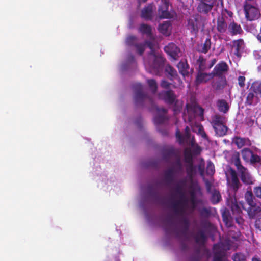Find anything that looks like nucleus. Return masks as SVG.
Wrapping results in <instances>:
<instances>
[{"label": "nucleus", "instance_id": "obj_30", "mask_svg": "<svg viewBox=\"0 0 261 261\" xmlns=\"http://www.w3.org/2000/svg\"><path fill=\"white\" fill-rule=\"evenodd\" d=\"M138 31L143 35L150 36L152 35V27L148 24L142 23L138 28Z\"/></svg>", "mask_w": 261, "mask_h": 261}, {"label": "nucleus", "instance_id": "obj_33", "mask_svg": "<svg viewBox=\"0 0 261 261\" xmlns=\"http://www.w3.org/2000/svg\"><path fill=\"white\" fill-rule=\"evenodd\" d=\"M186 172L188 176L190 178L192 179L194 175L196 173V167L193 164V162L191 163H188L186 166Z\"/></svg>", "mask_w": 261, "mask_h": 261}, {"label": "nucleus", "instance_id": "obj_7", "mask_svg": "<svg viewBox=\"0 0 261 261\" xmlns=\"http://www.w3.org/2000/svg\"><path fill=\"white\" fill-rule=\"evenodd\" d=\"M229 70V67L226 62L221 61L214 67L211 74L213 77L215 76L226 77Z\"/></svg>", "mask_w": 261, "mask_h": 261}, {"label": "nucleus", "instance_id": "obj_27", "mask_svg": "<svg viewBox=\"0 0 261 261\" xmlns=\"http://www.w3.org/2000/svg\"><path fill=\"white\" fill-rule=\"evenodd\" d=\"M258 99L257 95L249 91V93L246 97L245 105L246 106L255 105L257 102Z\"/></svg>", "mask_w": 261, "mask_h": 261}, {"label": "nucleus", "instance_id": "obj_36", "mask_svg": "<svg viewBox=\"0 0 261 261\" xmlns=\"http://www.w3.org/2000/svg\"><path fill=\"white\" fill-rule=\"evenodd\" d=\"M249 91L256 95L261 94V82L259 81L254 82L249 89Z\"/></svg>", "mask_w": 261, "mask_h": 261}, {"label": "nucleus", "instance_id": "obj_46", "mask_svg": "<svg viewBox=\"0 0 261 261\" xmlns=\"http://www.w3.org/2000/svg\"><path fill=\"white\" fill-rule=\"evenodd\" d=\"M200 70H203L205 68L206 59L202 56H200L197 60Z\"/></svg>", "mask_w": 261, "mask_h": 261}, {"label": "nucleus", "instance_id": "obj_13", "mask_svg": "<svg viewBox=\"0 0 261 261\" xmlns=\"http://www.w3.org/2000/svg\"><path fill=\"white\" fill-rule=\"evenodd\" d=\"M217 77L212 82V86L216 91H219L222 90L227 85V81L226 77L225 76H215Z\"/></svg>", "mask_w": 261, "mask_h": 261}, {"label": "nucleus", "instance_id": "obj_25", "mask_svg": "<svg viewBox=\"0 0 261 261\" xmlns=\"http://www.w3.org/2000/svg\"><path fill=\"white\" fill-rule=\"evenodd\" d=\"M228 31L232 35L240 34L243 32V30L240 25L233 21L228 25Z\"/></svg>", "mask_w": 261, "mask_h": 261}, {"label": "nucleus", "instance_id": "obj_18", "mask_svg": "<svg viewBox=\"0 0 261 261\" xmlns=\"http://www.w3.org/2000/svg\"><path fill=\"white\" fill-rule=\"evenodd\" d=\"M228 205L230 208L233 215L240 216L242 214V206L239 205L235 198H232L228 202ZM241 203H240L241 204Z\"/></svg>", "mask_w": 261, "mask_h": 261}, {"label": "nucleus", "instance_id": "obj_5", "mask_svg": "<svg viewBox=\"0 0 261 261\" xmlns=\"http://www.w3.org/2000/svg\"><path fill=\"white\" fill-rule=\"evenodd\" d=\"M156 111L159 113V114L154 117L153 119L154 123L156 126L158 130L160 132L162 135H167V131L166 130H161L159 126V125L164 123L166 121L168 120L167 117L165 115L167 113V109L163 108H156Z\"/></svg>", "mask_w": 261, "mask_h": 261}, {"label": "nucleus", "instance_id": "obj_42", "mask_svg": "<svg viewBox=\"0 0 261 261\" xmlns=\"http://www.w3.org/2000/svg\"><path fill=\"white\" fill-rule=\"evenodd\" d=\"M184 161L187 163H191L193 162V156L190 149H186L184 150Z\"/></svg>", "mask_w": 261, "mask_h": 261}, {"label": "nucleus", "instance_id": "obj_55", "mask_svg": "<svg viewBox=\"0 0 261 261\" xmlns=\"http://www.w3.org/2000/svg\"><path fill=\"white\" fill-rule=\"evenodd\" d=\"M190 201L191 203L193 205V207L194 208L196 205L197 201H196V195L194 191H192L190 193Z\"/></svg>", "mask_w": 261, "mask_h": 261}, {"label": "nucleus", "instance_id": "obj_43", "mask_svg": "<svg viewBox=\"0 0 261 261\" xmlns=\"http://www.w3.org/2000/svg\"><path fill=\"white\" fill-rule=\"evenodd\" d=\"M233 142L238 148H241L245 145L246 139L240 137H236L233 139Z\"/></svg>", "mask_w": 261, "mask_h": 261}, {"label": "nucleus", "instance_id": "obj_59", "mask_svg": "<svg viewBox=\"0 0 261 261\" xmlns=\"http://www.w3.org/2000/svg\"><path fill=\"white\" fill-rule=\"evenodd\" d=\"M171 85V84L170 83L168 82L167 81L165 80H162V81L161 82V86L162 88L166 89H169L170 88Z\"/></svg>", "mask_w": 261, "mask_h": 261}, {"label": "nucleus", "instance_id": "obj_57", "mask_svg": "<svg viewBox=\"0 0 261 261\" xmlns=\"http://www.w3.org/2000/svg\"><path fill=\"white\" fill-rule=\"evenodd\" d=\"M246 78L244 76H239L238 78V84L241 88H244L245 86V82Z\"/></svg>", "mask_w": 261, "mask_h": 261}, {"label": "nucleus", "instance_id": "obj_19", "mask_svg": "<svg viewBox=\"0 0 261 261\" xmlns=\"http://www.w3.org/2000/svg\"><path fill=\"white\" fill-rule=\"evenodd\" d=\"M176 137L178 142L181 144L184 142L185 140H188L191 137L190 129L189 126H186L185 128L184 135H182L178 129L176 131Z\"/></svg>", "mask_w": 261, "mask_h": 261}, {"label": "nucleus", "instance_id": "obj_28", "mask_svg": "<svg viewBox=\"0 0 261 261\" xmlns=\"http://www.w3.org/2000/svg\"><path fill=\"white\" fill-rule=\"evenodd\" d=\"M174 170L173 168H169L164 172V179L168 185L172 184L174 180Z\"/></svg>", "mask_w": 261, "mask_h": 261}, {"label": "nucleus", "instance_id": "obj_8", "mask_svg": "<svg viewBox=\"0 0 261 261\" xmlns=\"http://www.w3.org/2000/svg\"><path fill=\"white\" fill-rule=\"evenodd\" d=\"M201 17L199 14H196L192 16L188 20L187 28L191 34L196 35L198 32Z\"/></svg>", "mask_w": 261, "mask_h": 261}, {"label": "nucleus", "instance_id": "obj_9", "mask_svg": "<svg viewBox=\"0 0 261 261\" xmlns=\"http://www.w3.org/2000/svg\"><path fill=\"white\" fill-rule=\"evenodd\" d=\"M168 9L169 2L167 1L162 2L158 8V14L161 19H170L174 17V14L170 12Z\"/></svg>", "mask_w": 261, "mask_h": 261}, {"label": "nucleus", "instance_id": "obj_35", "mask_svg": "<svg viewBox=\"0 0 261 261\" xmlns=\"http://www.w3.org/2000/svg\"><path fill=\"white\" fill-rule=\"evenodd\" d=\"M211 46V39L208 37L207 38L204 43L202 44L200 46H199V49L198 51L203 54H206L208 52L209 49H210Z\"/></svg>", "mask_w": 261, "mask_h": 261}, {"label": "nucleus", "instance_id": "obj_47", "mask_svg": "<svg viewBox=\"0 0 261 261\" xmlns=\"http://www.w3.org/2000/svg\"><path fill=\"white\" fill-rule=\"evenodd\" d=\"M233 261H247L246 256L242 253H236L232 256Z\"/></svg>", "mask_w": 261, "mask_h": 261}, {"label": "nucleus", "instance_id": "obj_50", "mask_svg": "<svg viewBox=\"0 0 261 261\" xmlns=\"http://www.w3.org/2000/svg\"><path fill=\"white\" fill-rule=\"evenodd\" d=\"M215 172V167L211 161H208L206 168V173L207 175H212Z\"/></svg>", "mask_w": 261, "mask_h": 261}, {"label": "nucleus", "instance_id": "obj_26", "mask_svg": "<svg viewBox=\"0 0 261 261\" xmlns=\"http://www.w3.org/2000/svg\"><path fill=\"white\" fill-rule=\"evenodd\" d=\"M179 73L183 76L187 75L189 73V65L186 60L180 61L177 64Z\"/></svg>", "mask_w": 261, "mask_h": 261}, {"label": "nucleus", "instance_id": "obj_6", "mask_svg": "<svg viewBox=\"0 0 261 261\" xmlns=\"http://www.w3.org/2000/svg\"><path fill=\"white\" fill-rule=\"evenodd\" d=\"M228 171L230 173V178H227V183L230 188L236 194L239 189L241 187L242 184L239 181L237 173L234 169L230 167Z\"/></svg>", "mask_w": 261, "mask_h": 261}, {"label": "nucleus", "instance_id": "obj_12", "mask_svg": "<svg viewBox=\"0 0 261 261\" xmlns=\"http://www.w3.org/2000/svg\"><path fill=\"white\" fill-rule=\"evenodd\" d=\"M242 207L247 212L248 215L250 219H254L255 216L261 212V207L255 202L253 204L248 205L249 207L246 208L243 203H241Z\"/></svg>", "mask_w": 261, "mask_h": 261}, {"label": "nucleus", "instance_id": "obj_20", "mask_svg": "<svg viewBox=\"0 0 261 261\" xmlns=\"http://www.w3.org/2000/svg\"><path fill=\"white\" fill-rule=\"evenodd\" d=\"M212 78H213V76L211 74V72L206 73L199 72L196 76L195 84L196 86H198L202 83H206Z\"/></svg>", "mask_w": 261, "mask_h": 261}, {"label": "nucleus", "instance_id": "obj_37", "mask_svg": "<svg viewBox=\"0 0 261 261\" xmlns=\"http://www.w3.org/2000/svg\"><path fill=\"white\" fill-rule=\"evenodd\" d=\"M253 151L249 148H245L241 150V155L243 160L246 162H249L250 160Z\"/></svg>", "mask_w": 261, "mask_h": 261}, {"label": "nucleus", "instance_id": "obj_16", "mask_svg": "<svg viewBox=\"0 0 261 261\" xmlns=\"http://www.w3.org/2000/svg\"><path fill=\"white\" fill-rule=\"evenodd\" d=\"M238 171L240 174V179L244 184L247 185L253 184L252 178L246 168H242Z\"/></svg>", "mask_w": 261, "mask_h": 261}, {"label": "nucleus", "instance_id": "obj_60", "mask_svg": "<svg viewBox=\"0 0 261 261\" xmlns=\"http://www.w3.org/2000/svg\"><path fill=\"white\" fill-rule=\"evenodd\" d=\"M253 191L256 197L261 198V187H254Z\"/></svg>", "mask_w": 261, "mask_h": 261}, {"label": "nucleus", "instance_id": "obj_32", "mask_svg": "<svg viewBox=\"0 0 261 261\" xmlns=\"http://www.w3.org/2000/svg\"><path fill=\"white\" fill-rule=\"evenodd\" d=\"M165 71L171 80H172L178 75L176 70L169 64L166 66Z\"/></svg>", "mask_w": 261, "mask_h": 261}, {"label": "nucleus", "instance_id": "obj_1", "mask_svg": "<svg viewBox=\"0 0 261 261\" xmlns=\"http://www.w3.org/2000/svg\"><path fill=\"white\" fill-rule=\"evenodd\" d=\"M187 184L186 179H182L176 185L175 190L177 193L181 195L184 198L181 200L174 202L172 204V208L175 213L179 216H182L185 214V207L187 205L188 200L184 197V189Z\"/></svg>", "mask_w": 261, "mask_h": 261}, {"label": "nucleus", "instance_id": "obj_48", "mask_svg": "<svg viewBox=\"0 0 261 261\" xmlns=\"http://www.w3.org/2000/svg\"><path fill=\"white\" fill-rule=\"evenodd\" d=\"M252 165H255L261 163V157L256 154L252 153L249 162Z\"/></svg>", "mask_w": 261, "mask_h": 261}, {"label": "nucleus", "instance_id": "obj_52", "mask_svg": "<svg viewBox=\"0 0 261 261\" xmlns=\"http://www.w3.org/2000/svg\"><path fill=\"white\" fill-rule=\"evenodd\" d=\"M197 127L198 128V134L200 135L205 140H208V137L206 134L203 126L202 125H198L197 126Z\"/></svg>", "mask_w": 261, "mask_h": 261}, {"label": "nucleus", "instance_id": "obj_4", "mask_svg": "<svg viewBox=\"0 0 261 261\" xmlns=\"http://www.w3.org/2000/svg\"><path fill=\"white\" fill-rule=\"evenodd\" d=\"M243 10L245 18L248 21H252L257 20L261 16L259 9L247 2H244Z\"/></svg>", "mask_w": 261, "mask_h": 261}, {"label": "nucleus", "instance_id": "obj_39", "mask_svg": "<svg viewBox=\"0 0 261 261\" xmlns=\"http://www.w3.org/2000/svg\"><path fill=\"white\" fill-rule=\"evenodd\" d=\"M221 200V196L219 191L215 190L212 195L211 201L213 204L219 203Z\"/></svg>", "mask_w": 261, "mask_h": 261}, {"label": "nucleus", "instance_id": "obj_22", "mask_svg": "<svg viewBox=\"0 0 261 261\" xmlns=\"http://www.w3.org/2000/svg\"><path fill=\"white\" fill-rule=\"evenodd\" d=\"M244 42L242 39L234 40L232 45V49L233 50V54L238 57H241V50L243 48Z\"/></svg>", "mask_w": 261, "mask_h": 261}, {"label": "nucleus", "instance_id": "obj_3", "mask_svg": "<svg viewBox=\"0 0 261 261\" xmlns=\"http://www.w3.org/2000/svg\"><path fill=\"white\" fill-rule=\"evenodd\" d=\"M149 60H152V63L150 65L151 70L150 72L155 74H158L162 69L166 59L160 55L155 53L148 56Z\"/></svg>", "mask_w": 261, "mask_h": 261}, {"label": "nucleus", "instance_id": "obj_45", "mask_svg": "<svg viewBox=\"0 0 261 261\" xmlns=\"http://www.w3.org/2000/svg\"><path fill=\"white\" fill-rule=\"evenodd\" d=\"M212 124L213 127L223 123L222 117L219 115H215L212 117Z\"/></svg>", "mask_w": 261, "mask_h": 261}, {"label": "nucleus", "instance_id": "obj_63", "mask_svg": "<svg viewBox=\"0 0 261 261\" xmlns=\"http://www.w3.org/2000/svg\"><path fill=\"white\" fill-rule=\"evenodd\" d=\"M196 253L197 254V256H192L191 258V261H199L200 258L199 257V250H197L196 251Z\"/></svg>", "mask_w": 261, "mask_h": 261}, {"label": "nucleus", "instance_id": "obj_54", "mask_svg": "<svg viewBox=\"0 0 261 261\" xmlns=\"http://www.w3.org/2000/svg\"><path fill=\"white\" fill-rule=\"evenodd\" d=\"M200 224L201 227L204 229L210 228L212 226V224L210 223V222L208 220L204 219L201 220L200 222Z\"/></svg>", "mask_w": 261, "mask_h": 261}, {"label": "nucleus", "instance_id": "obj_17", "mask_svg": "<svg viewBox=\"0 0 261 261\" xmlns=\"http://www.w3.org/2000/svg\"><path fill=\"white\" fill-rule=\"evenodd\" d=\"M216 27L217 31L220 34H224L226 32L228 25L223 16H219L217 18Z\"/></svg>", "mask_w": 261, "mask_h": 261}, {"label": "nucleus", "instance_id": "obj_21", "mask_svg": "<svg viewBox=\"0 0 261 261\" xmlns=\"http://www.w3.org/2000/svg\"><path fill=\"white\" fill-rule=\"evenodd\" d=\"M158 29L163 35L169 36L171 32V23L169 21H164L162 24H159Z\"/></svg>", "mask_w": 261, "mask_h": 261}, {"label": "nucleus", "instance_id": "obj_34", "mask_svg": "<svg viewBox=\"0 0 261 261\" xmlns=\"http://www.w3.org/2000/svg\"><path fill=\"white\" fill-rule=\"evenodd\" d=\"M216 134L219 136H223L225 135L227 132V127L223 123L216 126L213 127Z\"/></svg>", "mask_w": 261, "mask_h": 261}, {"label": "nucleus", "instance_id": "obj_2", "mask_svg": "<svg viewBox=\"0 0 261 261\" xmlns=\"http://www.w3.org/2000/svg\"><path fill=\"white\" fill-rule=\"evenodd\" d=\"M133 89L135 92L134 100L136 106H143L146 100H148L151 105H153V99L143 92V87L141 84L136 83L134 84Z\"/></svg>", "mask_w": 261, "mask_h": 261}, {"label": "nucleus", "instance_id": "obj_58", "mask_svg": "<svg viewBox=\"0 0 261 261\" xmlns=\"http://www.w3.org/2000/svg\"><path fill=\"white\" fill-rule=\"evenodd\" d=\"M198 169L199 172V174L201 176H204V164L200 163L198 166Z\"/></svg>", "mask_w": 261, "mask_h": 261}, {"label": "nucleus", "instance_id": "obj_10", "mask_svg": "<svg viewBox=\"0 0 261 261\" xmlns=\"http://www.w3.org/2000/svg\"><path fill=\"white\" fill-rule=\"evenodd\" d=\"M165 51L174 60H176L181 56L180 48L174 43H170L164 48Z\"/></svg>", "mask_w": 261, "mask_h": 261}, {"label": "nucleus", "instance_id": "obj_29", "mask_svg": "<svg viewBox=\"0 0 261 261\" xmlns=\"http://www.w3.org/2000/svg\"><path fill=\"white\" fill-rule=\"evenodd\" d=\"M217 106L219 111L223 113H226L229 109L228 103L225 99H219L217 101Z\"/></svg>", "mask_w": 261, "mask_h": 261}, {"label": "nucleus", "instance_id": "obj_40", "mask_svg": "<svg viewBox=\"0 0 261 261\" xmlns=\"http://www.w3.org/2000/svg\"><path fill=\"white\" fill-rule=\"evenodd\" d=\"M175 154V150L173 148H168L164 150L163 152V157L165 160L167 161Z\"/></svg>", "mask_w": 261, "mask_h": 261}, {"label": "nucleus", "instance_id": "obj_15", "mask_svg": "<svg viewBox=\"0 0 261 261\" xmlns=\"http://www.w3.org/2000/svg\"><path fill=\"white\" fill-rule=\"evenodd\" d=\"M215 2H200L197 7L199 13L206 14L211 11L214 7Z\"/></svg>", "mask_w": 261, "mask_h": 261}, {"label": "nucleus", "instance_id": "obj_38", "mask_svg": "<svg viewBox=\"0 0 261 261\" xmlns=\"http://www.w3.org/2000/svg\"><path fill=\"white\" fill-rule=\"evenodd\" d=\"M200 216L202 218H208L211 214V207H203L199 210Z\"/></svg>", "mask_w": 261, "mask_h": 261}, {"label": "nucleus", "instance_id": "obj_49", "mask_svg": "<svg viewBox=\"0 0 261 261\" xmlns=\"http://www.w3.org/2000/svg\"><path fill=\"white\" fill-rule=\"evenodd\" d=\"M137 38L134 35L128 36L126 39V43L128 46H134L137 44Z\"/></svg>", "mask_w": 261, "mask_h": 261}, {"label": "nucleus", "instance_id": "obj_24", "mask_svg": "<svg viewBox=\"0 0 261 261\" xmlns=\"http://www.w3.org/2000/svg\"><path fill=\"white\" fill-rule=\"evenodd\" d=\"M214 251L213 261H223L224 252L220 247L219 244H215L213 246Z\"/></svg>", "mask_w": 261, "mask_h": 261}, {"label": "nucleus", "instance_id": "obj_14", "mask_svg": "<svg viewBox=\"0 0 261 261\" xmlns=\"http://www.w3.org/2000/svg\"><path fill=\"white\" fill-rule=\"evenodd\" d=\"M153 4L150 3L145 6L141 12V17L145 20H151L153 17Z\"/></svg>", "mask_w": 261, "mask_h": 261}, {"label": "nucleus", "instance_id": "obj_61", "mask_svg": "<svg viewBox=\"0 0 261 261\" xmlns=\"http://www.w3.org/2000/svg\"><path fill=\"white\" fill-rule=\"evenodd\" d=\"M255 227L256 228L261 230V214L255 222Z\"/></svg>", "mask_w": 261, "mask_h": 261}, {"label": "nucleus", "instance_id": "obj_23", "mask_svg": "<svg viewBox=\"0 0 261 261\" xmlns=\"http://www.w3.org/2000/svg\"><path fill=\"white\" fill-rule=\"evenodd\" d=\"M195 242L199 245H203L205 243L207 240V236L203 230H199L194 236Z\"/></svg>", "mask_w": 261, "mask_h": 261}, {"label": "nucleus", "instance_id": "obj_41", "mask_svg": "<svg viewBox=\"0 0 261 261\" xmlns=\"http://www.w3.org/2000/svg\"><path fill=\"white\" fill-rule=\"evenodd\" d=\"M245 199L248 205L253 204L255 202L254 201V197L252 192L250 191H247L245 194Z\"/></svg>", "mask_w": 261, "mask_h": 261}, {"label": "nucleus", "instance_id": "obj_44", "mask_svg": "<svg viewBox=\"0 0 261 261\" xmlns=\"http://www.w3.org/2000/svg\"><path fill=\"white\" fill-rule=\"evenodd\" d=\"M147 83L153 93H155L157 91L158 86L156 82L154 79H148Z\"/></svg>", "mask_w": 261, "mask_h": 261}, {"label": "nucleus", "instance_id": "obj_56", "mask_svg": "<svg viewBox=\"0 0 261 261\" xmlns=\"http://www.w3.org/2000/svg\"><path fill=\"white\" fill-rule=\"evenodd\" d=\"M144 43L145 44V46L147 45L150 49V51L149 53L148 56L151 54H153L154 53H155V50L153 48V44L150 41L147 40L145 41Z\"/></svg>", "mask_w": 261, "mask_h": 261}, {"label": "nucleus", "instance_id": "obj_11", "mask_svg": "<svg viewBox=\"0 0 261 261\" xmlns=\"http://www.w3.org/2000/svg\"><path fill=\"white\" fill-rule=\"evenodd\" d=\"M159 96L168 105H173L176 99V96L174 92L171 89L161 92L159 94Z\"/></svg>", "mask_w": 261, "mask_h": 261}, {"label": "nucleus", "instance_id": "obj_53", "mask_svg": "<svg viewBox=\"0 0 261 261\" xmlns=\"http://www.w3.org/2000/svg\"><path fill=\"white\" fill-rule=\"evenodd\" d=\"M181 222L183 224V232L186 233L190 226L189 221L187 218L184 217L181 220Z\"/></svg>", "mask_w": 261, "mask_h": 261}, {"label": "nucleus", "instance_id": "obj_64", "mask_svg": "<svg viewBox=\"0 0 261 261\" xmlns=\"http://www.w3.org/2000/svg\"><path fill=\"white\" fill-rule=\"evenodd\" d=\"M254 55L256 59L259 60L261 61V51H256L254 53Z\"/></svg>", "mask_w": 261, "mask_h": 261}, {"label": "nucleus", "instance_id": "obj_31", "mask_svg": "<svg viewBox=\"0 0 261 261\" xmlns=\"http://www.w3.org/2000/svg\"><path fill=\"white\" fill-rule=\"evenodd\" d=\"M232 163L235 165L237 170L244 168V167L241 164L240 153L238 152H235L231 157Z\"/></svg>", "mask_w": 261, "mask_h": 261}, {"label": "nucleus", "instance_id": "obj_62", "mask_svg": "<svg viewBox=\"0 0 261 261\" xmlns=\"http://www.w3.org/2000/svg\"><path fill=\"white\" fill-rule=\"evenodd\" d=\"M235 220H236V223H237L239 225H241V224H243L244 220L241 217V215H240V216H236Z\"/></svg>", "mask_w": 261, "mask_h": 261}, {"label": "nucleus", "instance_id": "obj_51", "mask_svg": "<svg viewBox=\"0 0 261 261\" xmlns=\"http://www.w3.org/2000/svg\"><path fill=\"white\" fill-rule=\"evenodd\" d=\"M136 48V51L138 54L142 55L145 49V44L144 43H137L135 45Z\"/></svg>", "mask_w": 261, "mask_h": 261}]
</instances>
